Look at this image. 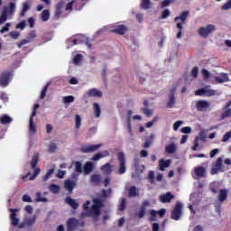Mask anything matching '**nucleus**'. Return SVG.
Instances as JSON below:
<instances>
[{
  "label": "nucleus",
  "mask_w": 231,
  "mask_h": 231,
  "mask_svg": "<svg viewBox=\"0 0 231 231\" xmlns=\"http://www.w3.org/2000/svg\"><path fill=\"white\" fill-rule=\"evenodd\" d=\"M93 205L89 208L91 205L90 200H87L85 204H83V210L85 213L81 214V217H92L94 221H98V217H100V214H102V208H104V201L100 199H93Z\"/></svg>",
  "instance_id": "obj_1"
},
{
  "label": "nucleus",
  "mask_w": 231,
  "mask_h": 231,
  "mask_svg": "<svg viewBox=\"0 0 231 231\" xmlns=\"http://www.w3.org/2000/svg\"><path fill=\"white\" fill-rule=\"evenodd\" d=\"M216 30H217L216 25L208 24L206 26L200 27L198 30V32H199V35H200V37H203V39H207V37H208V35H210L211 33H214Z\"/></svg>",
  "instance_id": "obj_2"
},
{
  "label": "nucleus",
  "mask_w": 231,
  "mask_h": 231,
  "mask_svg": "<svg viewBox=\"0 0 231 231\" xmlns=\"http://www.w3.org/2000/svg\"><path fill=\"white\" fill-rule=\"evenodd\" d=\"M14 77V73L12 70H5L0 74V86L2 88H7L8 84H10V80H12Z\"/></svg>",
  "instance_id": "obj_3"
},
{
  "label": "nucleus",
  "mask_w": 231,
  "mask_h": 231,
  "mask_svg": "<svg viewBox=\"0 0 231 231\" xmlns=\"http://www.w3.org/2000/svg\"><path fill=\"white\" fill-rule=\"evenodd\" d=\"M117 160L119 162V168L117 174H125V171H127V167L125 166V155L124 152H119L117 154Z\"/></svg>",
  "instance_id": "obj_4"
},
{
  "label": "nucleus",
  "mask_w": 231,
  "mask_h": 231,
  "mask_svg": "<svg viewBox=\"0 0 231 231\" xmlns=\"http://www.w3.org/2000/svg\"><path fill=\"white\" fill-rule=\"evenodd\" d=\"M85 225L86 223L84 221L71 217L67 222V230L74 231L78 226H84Z\"/></svg>",
  "instance_id": "obj_5"
},
{
  "label": "nucleus",
  "mask_w": 231,
  "mask_h": 231,
  "mask_svg": "<svg viewBox=\"0 0 231 231\" xmlns=\"http://www.w3.org/2000/svg\"><path fill=\"white\" fill-rule=\"evenodd\" d=\"M195 95L197 97H214L216 95V90L211 89L210 87H205L196 90Z\"/></svg>",
  "instance_id": "obj_6"
},
{
  "label": "nucleus",
  "mask_w": 231,
  "mask_h": 231,
  "mask_svg": "<svg viewBox=\"0 0 231 231\" xmlns=\"http://www.w3.org/2000/svg\"><path fill=\"white\" fill-rule=\"evenodd\" d=\"M183 205L181 202H178L176 206L174 207L173 210L171 211V219H174L175 221H178L180 217H181V208Z\"/></svg>",
  "instance_id": "obj_7"
},
{
  "label": "nucleus",
  "mask_w": 231,
  "mask_h": 231,
  "mask_svg": "<svg viewBox=\"0 0 231 231\" xmlns=\"http://www.w3.org/2000/svg\"><path fill=\"white\" fill-rule=\"evenodd\" d=\"M102 147V143L99 144H87L81 147V152L89 153V152H97L98 149Z\"/></svg>",
  "instance_id": "obj_8"
},
{
  "label": "nucleus",
  "mask_w": 231,
  "mask_h": 231,
  "mask_svg": "<svg viewBox=\"0 0 231 231\" xmlns=\"http://www.w3.org/2000/svg\"><path fill=\"white\" fill-rule=\"evenodd\" d=\"M223 158L219 157L217 159V163L213 166L211 170V174H217L218 172H223Z\"/></svg>",
  "instance_id": "obj_9"
},
{
  "label": "nucleus",
  "mask_w": 231,
  "mask_h": 231,
  "mask_svg": "<svg viewBox=\"0 0 231 231\" xmlns=\"http://www.w3.org/2000/svg\"><path fill=\"white\" fill-rule=\"evenodd\" d=\"M10 214V219H11V225L13 226H17L19 225V218H17V213L19 212V209L17 208H9Z\"/></svg>",
  "instance_id": "obj_10"
},
{
  "label": "nucleus",
  "mask_w": 231,
  "mask_h": 231,
  "mask_svg": "<svg viewBox=\"0 0 231 231\" xmlns=\"http://www.w3.org/2000/svg\"><path fill=\"white\" fill-rule=\"evenodd\" d=\"M15 10H16L15 3L11 2L9 3L8 6H5L3 8L2 12H5L6 15H8L9 17H12L15 14Z\"/></svg>",
  "instance_id": "obj_11"
},
{
  "label": "nucleus",
  "mask_w": 231,
  "mask_h": 231,
  "mask_svg": "<svg viewBox=\"0 0 231 231\" xmlns=\"http://www.w3.org/2000/svg\"><path fill=\"white\" fill-rule=\"evenodd\" d=\"M36 37H37V33L35 32V31H31L29 32L28 39H23L21 41V42L17 44L18 48H23L24 44H28L29 42H32V39H36Z\"/></svg>",
  "instance_id": "obj_12"
},
{
  "label": "nucleus",
  "mask_w": 231,
  "mask_h": 231,
  "mask_svg": "<svg viewBox=\"0 0 231 231\" xmlns=\"http://www.w3.org/2000/svg\"><path fill=\"white\" fill-rule=\"evenodd\" d=\"M195 178H205L207 176V168L203 166H197L194 169Z\"/></svg>",
  "instance_id": "obj_13"
},
{
  "label": "nucleus",
  "mask_w": 231,
  "mask_h": 231,
  "mask_svg": "<svg viewBox=\"0 0 231 231\" xmlns=\"http://www.w3.org/2000/svg\"><path fill=\"white\" fill-rule=\"evenodd\" d=\"M196 107L199 111H207L210 107V103L207 100H199L196 102Z\"/></svg>",
  "instance_id": "obj_14"
},
{
  "label": "nucleus",
  "mask_w": 231,
  "mask_h": 231,
  "mask_svg": "<svg viewBox=\"0 0 231 231\" xmlns=\"http://www.w3.org/2000/svg\"><path fill=\"white\" fill-rule=\"evenodd\" d=\"M75 172L72 174V178H77V176H80L82 172H84V166H82V162L77 161L74 163Z\"/></svg>",
  "instance_id": "obj_15"
},
{
  "label": "nucleus",
  "mask_w": 231,
  "mask_h": 231,
  "mask_svg": "<svg viewBox=\"0 0 231 231\" xmlns=\"http://www.w3.org/2000/svg\"><path fill=\"white\" fill-rule=\"evenodd\" d=\"M167 212L166 208H162L159 211L156 210H152L150 212L151 214V217H150V221H156V217L159 215L160 217H163V216H165V213Z\"/></svg>",
  "instance_id": "obj_16"
},
{
  "label": "nucleus",
  "mask_w": 231,
  "mask_h": 231,
  "mask_svg": "<svg viewBox=\"0 0 231 231\" xmlns=\"http://www.w3.org/2000/svg\"><path fill=\"white\" fill-rule=\"evenodd\" d=\"M87 96L91 98V97H95V98H102V91L97 89V88H91L89 90H88L87 92Z\"/></svg>",
  "instance_id": "obj_17"
},
{
  "label": "nucleus",
  "mask_w": 231,
  "mask_h": 231,
  "mask_svg": "<svg viewBox=\"0 0 231 231\" xmlns=\"http://www.w3.org/2000/svg\"><path fill=\"white\" fill-rule=\"evenodd\" d=\"M161 203H171V199H174V195H171V192L166 194H162L159 196Z\"/></svg>",
  "instance_id": "obj_18"
},
{
  "label": "nucleus",
  "mask_w": 231,
  "mask_h": 231,
  "mask_svg": "<svg viewBox=\"0 0 231 231\" xmlns=\"http://www.w3.org/2000/svg\"><path fill=\"white\" fill-rule=\"evenodd\" d=\"M133 167L135 169V171L138 174H142V172H143V171L145 169V166H143V165L140 166V159H138V158L134 159Z\"/></svg>",
  "instance_id": "obj_19"
},
{
  "label": "nucleus",
  "mask_w": 231,
  "mask_h": 231,
  "mask_svg": "<svg viewBox=\"0 0 231 231\" xmlns=\"http://www.w3.org/2000/svg\"><path fill=\"white\" fill-rule=\"evenodd\" d=\"M216 82L217 84H223L224 82H230V79L228 78V74L220 73L219 76L215 77Z\"/></svg>",
  "instance_id": "obj_20"
},
{
  "label": "nucleus",
  "mask_w": 231,
  "mask_h": 231,
  "mask_svg": "<svg viewBox=\"0 0 231 231\" xmlns=\"http://www.w3.org/2000/svg\"><path fill=\"white\" fill-rule=\"evenodd\" d=\"M77 186V183L73 180H67L64 182V187L66 190H68L69 194H71L73 192V189Z\"/></svg>",
  "instance_id": "obj_21"
},
{
  "label": "nucleus",
  "mask_w": 231,
  "mask_h": 231,
  "mask_svg": "<svg viewBox=\"0 0 231 231\" xmlns=\"http://www.w3.org/2000/svg\"><path fill=\"white\" fill-rule=\"evenodd\" d=\"M125 32H127V27L124 24L117 25L112 30V33H117V35H125Z\"/></svg>",
  "instance_id": "obj_22"
},
{
  "label": "nucleus",
  "mask_w": 231,
  "mask_h": 231,
  "mask_svg": "<svg viewBox=\"0 0 231 231\" xmlns=\"http://www.w3.org/2000/svg\"><path fill=\"white\" fill-rule=\"evenodd\" d=\"M171 163H172V161L171 159L169 160H160L159 161V169L160 171H165V169H169L171 167Z\"/></svg>",
  "instance_id": "obj_23"
},
{
  "label": "nucleus",
  "mask_w": 231,
  "mask_h": 231,
  "mask_svg": "<svg viewBox=\"0 0 231 231\" xmlns=\"http://www.w3.org/2000/svg\"><path fill=\"white\" fill-rule=\"evenodd\" d=\"M230 106H231V101L227 102L226 105L225 106L224 112L222 114V119L230 118V116H231Z\"/></svg>",
  "instance_id": "obj_24"
},
{
  "label": "nucleus",
  "mask_w": 231,
  "mask_h": 231,
  "mask_svg": "<svg viewBox=\"0 0 231 231\" xmlns=\"http://www.w3.org/2000/svg\"><path fill=\"white\" fill-rule=\"evenodd\" d=\"M65 203H67V205H69V207H71V208H73L74 210H77V208H79V203H77L75 199H71V197H67L65 199Z\"/></svg>",
  "instance_id": "obj_25"
},
{
  "label": "nucleus",
  "mask_w": 231,
  "mask_h": 231,
  "mask_svg": "<svg viewBox=\"0 0 231 231\" xmlns=\"http://www.w3.org/2000/svg\"><path fill=\"white\" fill-rule=\"evenodd\" d=\"M101 171L104 174H111V172H113V166H111V163L106 162V164H104L103 166H101Z\"/></svg>",
  "instance_id": "obj_26"
},
{
  "label": "nucleus",
  "mask_w": 231,
  "mask_h": 231,
  "mask_svg": "<svg viewBox=\"0 0 231 231\" xmlns=\"http://www.w3.org/2000/svg\"><path fill=\"white\" fill-rule=\"evenodd\" d=\"M100 181H102V176L100 174H93L90 177V183L94 185H100Z\"/></svg>",
  "instance_id": "obj_27"
},
{
  "label": "nucleus",
  "mask_w": 231,
  "mask_h": 231,
  "mask_svg": "<svg viewBox=\"0 0 231 231\" xmlns=\"http://www.w3.org/2000/svg\"><path fill=\"white\" fill-rule=\"evenodd\" d=\"M176 149H178V144L174 143H171L166 146V152L169 154H174V152H176Z\"/></svg>",
  "instance_id": "obj_28"
},
{
  "label": "nucleus",
  "mask_w": 231,
  "mask_h": 231,
  "mask_svg": "<svg viewBox=\"0 0 231 231\" xmlns=\"http://www.w3.org/2000/svg\"><path fill=\"white\" fill-rule=\"evenodd\" d=\"M188 17H189V11H185L180 14V16H177L175 18V23H178V21H181L182 24H185V21H187Z\"/></svg>",
  "instance_id": "obj_29"
},
{
  "label": "nucleus",
  "mask_w": 231,
  "mask_h": 231,
  "mask_svg": "<svg viewBox=\"0 0 231 231\" xmlns=\"http://www.w3.org/2000/svg\"><path fill=\"white\" fill-rule=\"evenodd\" d=\"M93 108H94L95 117L99 118L100 115H102V109H100V105H98V103H94Z\"/></svg>",
  "instance_id": "obj_30"
},
{
  "label": "nucleus",
  "mask_w": 231,
  "mask_h": 231,
  "mask_svg": "<svg viewBox=\"0 0 231 231\" xmlns=\"http://www.w3.org/2000/svg\"><path fill=\"white\" fill-rule=\"evenodd\" d=\"M227 196H228V191L226 189H221L218 194V201L223 203V201L226 200Z\"/></svg>",
  "instance_id": "obj_31"
},
{
  "label": "nucleus",
  "mask_w": 231,
  "mask_h": 231,
  "mask_svg": "<svg viewBox=\"0 0 231 231\" xmlns=\"http://www.w3.org/2000/svg\"><path fill=\"white\" fill-rule=\"evenodd\" d=\"M84 174L88 175L93 171V163L90 162H88L85 163L83 167Z\"/></svg>",
  "instance_id": "obj_32"
},
{
  "label": "nucleus",
  "mask_w": 231,
  "mask_h": 231,
  "mask_svg": "<svg viewBox=\"0 0 231 231\" xmlns=\"http://www.w3.org/2000/svg\"><path fill=\"white\" fill-rule=\"evenodd\" d=\"M133 115L132 110L127 111V117H126V127L128 129V133L131 134L132 130H131V116Z\"/></svg>",
  "instance_id": "obj_33"
},
{
  "label": "nucleus",
  "mask_w": 231,
  "mask_h": 231,
  "mask_svg": "<svg viewBox=\"0 0 231 231\" xmlns=\"http://www.w3.org/2000/svg\"><path fill=\"white\" fill-rule=\"evenodd\" d=\"M0 122L4 125H6L8 124H12V117H10L8 115H4L0 117Z\"/></svg>",
  "instance_id": "obj_34"
},
{
  "label": "nucleus",
  "mask_w": 231,
  "mask_h": 231,
  "mask_svg": "<svg viewBox=\"0 0 231 231\" xmlns=\"http://www.w3.org/2000/svg\"><path fill=\"white\" fill-rule=\"evenodd\" d=\"M175 105H176V97H174V96L171 94L169 97V99L167 102V107H169L170 109H172V107H174Z\"/></svg>",
  "instance_id": "obj_35"
},
{
  "label": "nucleus",
  "mask_w": 231,
  "mask_h": 231,
  "mask_svg": "<svg viewBox=\"0 0 231 231\" xmlns=\"http://www.w3.org/2000/svg\"><path fill=\"white\" fill-rule=\"evenodd\" d=\"M105 156H109V152L105 151L103 153H97L93 156V162H98L101 158H105Z\"/></svg>",
  "instance_id": "obj_36"
},
{
  "label": "nucleus",
  "mask_w": 231,
  "mask_h": 231,
  "mask_svg": "<svg viewBox=\"0 0 231 231\" xmlns=\"http://www.w3.org/2000/svg\"><path fill=\"white\" fill-rule=\"evenodd\" d=\"M128 196L130 198H136V196H139L138 189H136L134 186H131L129 189Z\"/></svg>",
  "instance_id": "obj_37"
},
{
  "label": "nucleus",
  "mask_w": 231,
  "mask_h": 231,
  "mask_svg": "<svg viewBox=\"0 0 231 231\" xmlns=\"http://www.w3.org/2000/svg\"><path fill=\"white\" fill-rule=\"evenodd\" d=\"M29 131L30 133H37V127L35 126V123H33V117L32 116L29 119Z\"/></svg>",
  "instance_id": "obj_38"
},
{
  "label": "nucleus",
  "mask_w": 231,
  "mask_h": 231,
  "mask_svg": "<svg viewBox=\"0 0 231 231\" xmlns=\"http://www.w3.org/2000/svg\"><path fill=\"white\" fill-rule=\"evenodd\" d=\"M41 19L43 21V23H46L50 19V11L48 9H45L41 14Z\"/></svg>",
  "instance_id": "obj_39"
},
{
  "label": "nucleus",
  "mask_w": 231,
  "mask_h": 231,
  "mask_svg": "<svg viewBox=\"0 0 231 231\" xmlns=\"http://www.w3.org/2000/svg\"><path fill=\"white\" fill-rule=\"evenodd\" d=\"M28 10H30V5H28V3H23L22 11L20 13V17H24V15H26V13L28 12Z\"/></svg>",
  "instance_id": "obj_40"
},
{
  "label": "nucleus",
  "mask_w": 231,
  "mask_h": 231,
  "mask_svg": "<svg viewBox=\"0 0 231 231\" xmlns=\"http://www.w3.org/2000/svg\"><path fill=\"white\" fill-rule=\"evenodd\" d=\"M49 189H50L51 192H52V194H59V192L60 190V187L57 184H51L49 186Z\"/></svg>",
  "instance_id": "obj_41"
},
{
  "label": "nucleus",
  "mask_w": 231,
  "mask_h": 231,
  "mask_svg": "<svg viewBox=\"0 0 231 231\" xmlns=\"http://www.w3.org/2000/svg\"><path fill=\"white\" fill-rule=\"evenodd\" d=\"M37 163H39V155L35 154L31 161V169L37 168Z\"/></svg>",
  "instance_id": "obj_42"
},
{
  "label": "nucleus",
  "mask_w": 231,
  "mask_h": 231,
  "mask_svg": "<svg viewBox=\"0 0 231 231\" xmlns=\"http://www.w3.org/2000/svg\"><path fill=\"white\" fill-rule=\"evenodd\" d=\"M36 218L33 217L32 218H28L24 220L25 226H33L35 225Z\"/></svg>",
  "instance_id": "obj_43"
},
{
  "label": "nucleus",
  "mask_w": 231,
  "mask_h": 231,
  "mask_svg": "<svg viewBox=\"0 0 231 231\" xmlns=\"http://www.w3.org/2000/svg\"><path fill=\"white\" fill-rule=\"evenodd\" d=\"M36 201L46 203L48 201V199L42 197V194L41 192L36 193Z\"/></svg>",
  "instance_id": "obj_44"
},
{
  "label": "nucleus",
  "mask_w": 231,
  "mask_h": 231,
  "mask_svg": "<svg viewBox=\"0 0 231 231\" xmlns=\"http://www.w3.org/2000/svg\"><path fill=\"white\" fill-rule=\"evenodd\" d=\"M8 14H6V12L2 11V14L0 15V24H3L8 21Z\"/></svg>",
  "instance_id": "obj_45"
},
{
  "label": "nucleus",
  "mask_w": 231,
  "mask_h": 231,
  "mask_svg": "<svg viewBox=\"0 0 231 231\" xmlns=\"http://www.w3.org/2000/svg\"><path fill=\"white\" fill-rule=\"evenodd\" d=\"M64 104H71L72 102H75V97L73 96H66L63 97Z\"/></svg>",
  "instance_id": "obj_46"
},
{
  "label": "nucleus",
  "mask_w": 231,
  "mask_h": 231,
  "mask_svg": "<svg viewBox=\"0 0 231 231\" xmlns=\"http://www.w3.org/2000/svg\"><path fill=\"white\" fill-rule=\"evenodd\" d=\"M75 122H76V125H75L76 129H80V125L82 124V119L80 118V116L79 115L75 116Z\"/></svg>",
  "instance_id": "obj_47"
},
{
  "label": "nucleus",
  "mask_w": 231,
  "mask_h": 231,
  "mask_svg": "<svg viewBox=\"0 0 231 231\" xmlns=\"http://www.w3.org/2000/svg\"><path fill=\"white\" fill-rule=\"evenodd\" d=\"M197 142H199L201 140L204 142V140H207V133L205 131H201L198 137H196Z\"/></svg>",
  "instance_id": "obj_48"
},
{
  "label": "nucleus",
  "mask_w": 231,
  "mask_h": 231,
  "mask_svg": "<svg viewBox=\"0 0 231 231\" xmlns=\"http://www.w3.org/2000/svg\"><path fill=\"white\" fill-rule=\"evenodd\" d=\"M41 174V168H35L32 176L29 177V180H33L37 176Z\"/></svg>",
  "instance_id": "obj_49"
},
{
  "label": "nucleus",
  "mask_w": 231,
  "mask_h": 231,
  "mask_svg": "<svg viewBox=\"0 0 231 231\" xmlns=\"http://www.w3.org/2000/svg\"><path fill=\"white\" fill-rule=\"evenodd\" d=\"M143 216H145V202H143L141 210L138 213V217H140V219H142Z\"/></svg>",
  "instance_id": "obj_50"
},
{
  "label": "nucleus",
  "mask_w": 231,
  "mask_h": 231,
  "mask_svg": "<svg viewBox=\"0 0 231 231\" xmlns=\"http://www.w3.org/2000/svg\"><path fill=\"white\" fill-rule=\"evenodd\" d=\"M50 86V83H48L42 90L40 98L42 100L46 97V93H48V88Z\"/></svg>",
  "instance_id": "obj_51"
},
{
  "label": "nucleus",
  "mask_w": 231,
  "mask_h": 231,
  "mask_svg": "<svg viewBox=\"0 0 231 231\" xmlns=\"http://www.w3.org/2000/svg\"><path fill=\"white\" fill-rule=\"evenodd\" d=\"M111 192H112V189H102L101 190V194L103 196V198H109L111 196Z\"/></svg>",
  "instance_id": "obj_52"
},
{
  "label": "nucleus",
  "mask_w": 231,
  "mask_h": 231,
  "mask_svg": "<svg viewBox=\"0 0 231 231\" xmlns=\"http://www.w3.org/2000/svg\"><path fill=\"white\" fill-rule=\"evenodd\" d=\"M73 62L75 64H80V62H82V54H77L76 56H74Z\"/></svg>",
  "instance_id": "obj_53"
},
{
  "label": "nucleus",
  "mask_w": 231,
  "mask_h": 231,
  "mask_svg": "<svg viewBox=\"0 0 231 231\" xmlns=\"http://www.w3.org/2000/svg\"><path fill=\"white\" fill-rule=\"evenodd\" d=\"M153 140H154V134H151V135L148 137V140H147L146 143H145V147H150L151 145H152Z\"/></svg>",
  "instance_id": "obj_54"
},
{
  "label": "nucleus",
  "mask_w": 231,
  "mask_h": 231,
  "mask_svg": "<svg viewBox=\"0 0 231 231\" xmlns=\"http://www.w3.org/2000/svg\"><path fill=\"white\" fill-rule=\"evenodd\" d=\"M58 149V146L55 143H51L49 145V152H55Z\"/></svg>",
  "instance_id": "obj_55"
},
{
  "label": "nucleus",
  "mask_w": 231,
  "mask_h": 231,
  "mask_svg": "<svg viewBox=\"0 0 231 231\" xmlns=\"http://www.w3.org/2000/svg\"><path fill=\"white\" fill-rule=\"evenodd\" d=\"M219 187V184L213 182L210 184V189L212 190V192H214V194H217V189Z\"/></svg>",
  "instance_id": "obj_56"
},
{
  "label": "nucleus",
  "mask_w": 231,
  "mask_h": 231,
  "mask_svg": "<svg viewBox=\"0 0 231 231\" xmlns=\"http://www.w3.org/2000/svg\"><path fill=\"white\" fill-rule=\"evenodd\" d=\"M10 26H12V23H5V25L0 30V33H5V32H10Z\"/></svg>",
  "instance_id": "obj_57"
},
{
  "label": "nucleus",
  "mask_w": 231,
  "mask_h": 231,
  "mask_svg": "<svg viewBox=\"0 0 231 231\" xmlns=\"http://www.w3.org/2000/svg\"><path fill=\"white\" fill-rule=\"evenodd\" d=\"M183 125V121H177L173 124V131H178Z\"/></svg>",
  "instance_id": "obj_58"
},
{
  "label": "nucleus",
  "mask_w": 231,
  "mask_h": 231,
  "mask_svg": "<svg viewBox=\"0 0 231 231\" xmlns=\"http://www.w3.org/2000/svg\"><path fill=\"white\" fill-rule=\"evenodd\" d=\"M201 73H202V75H203L205 80L210 79V72H209L208 69H203L202 71H201Z\"/></svg>",
  "instance_id": "obj_59"
},
{
  "label": "nucleus",
  "mask_w": 231,
  "mask_h": 231,
  "mask_svg": "<svg viewBox=\"0 0 231 231\" xmlns=\"http://www.w3.org/2000/svg\"><path fill=\"white\" fill-rule=\"evenodd\" d=\"M118 210H120V212L125 210V199H122L121 204L118 206Z\"/></svg>",
  "instance_id": "obj_60"
},
{
  "label": "nucleus",
  "mask_w": 231,
  "mask_h": 231,
  "mask_svg": "<svg viewBox=\"0 0 231 231\" xmlns=\"http://www.w3.org/2000/svg\"><path fill=\"white\" fill-rule=\"evenodd\" d=\"M10 37H12V39H19V36L21 35V33H19V32L17 31H12L9 33Z\"/></svg>",
  "instance_id": "obj_61"
},
{
  "label": "nucleus",
  "mask_w": 231,
  "mask_h": 231,
  "mask_svg": "<svg viewBox=\"0 0 231 231\" xmlns=\"http://www.w3.org/2000/svg\"><path fill=\"white\" fill-rule=\"evenodd\" d=\"M171 15V11H169V9H165L161 16V19H167V17H169Z\"/></svg>",
  "instance_id": "obj_62"
},
{
  "label": "nucleus",
  "mask_w": 231,
  "mask_h": 231,
  "mask_svg": "<svg viewBox=\"0 0 231 231\" xmlns=\"http://www.w3.org/2000/svg\"><path fill=\"white\" fill-rule=\"evenodd\" d=\"M231 9V0H228L222 5V10H230Z\"/></svg>",
  "instance_id": "obj_63"
},
{
  "label": "nucleus",
  "mask_w": 231,
  "mask_h": 231,
  "mask_svg": "<svg viewBox=\"0 0 231 231\" xmlns=\"http://www.w3.org/2000/svg\"><path fill=\"white\" fill-rule=\"evenodd\" d=\"M231 138V130L227 132L226 134H224L222 142H228Z\"/></svg>",
  "instance_id": "obj_64"
}]
</instances>
